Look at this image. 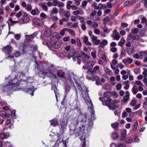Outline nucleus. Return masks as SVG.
Masks as SVG:
<instances>
[{
  "instance_id": "nucleus-1",
  "label": "nucleus",
  "mask_w": 147,
  "mask_h": 147,
  "mask_svg": "<svg viewBox=\"0 0 147 147\" xmlns=\"http://www.w3.org/2000/svg\"><path fill=\"white\" fill-rule=\"evenodd\" d=\"M130 33L128 36L127 41L129 42H132L134 40H138L139 39V36L137 34L134 35Z\"/></svg>"
},
{
  "instance_id": "nucleus-2",
  "label": "nucleus",
  "mask_w": 147,
  "mask_h": 147,
  "mask_svg": "<svg viewBox=\"0 0 147 147\" xmlns=\"http://www.w3.org/2000/svg\"><path fill=\"white\" fill-rule=\"evenodd\" d=\"M60 126L63 130L66 129L68 122L67 119L66 118H62L60 120Z\"/></svg>"
},
{
  "instance_id": "nucleus-3",
  "label": "nucleus",
  "mask_w": 147,
  "mask_h": 147,
  "mask_svg": "<svg viewBox=\"0 0 147 147\" xmlns=\"http://www.w3.org/2000/svg\"><path fill=\"white\" fill-rule=\"evenodd\" d=\"M32 22L34 23L39 26L42 25L43 24V21L37 18H34L32 20Z\"/></svg>"
},
{
  "instance_id": "nucleus-4",
  "label": "nucleus",
  "mask_w": 147,
  "mask_h": 147,
  "mask_svg": "<svg viewBox=\"0 0 147 147\" xmlns=\"http://www.w3.org/2000/svg\"><path fill=\"white\" fill-rule=\"evenodd\" d=\"M87 115H85L84 116H83L82 118V119L81 121L82 122L81 125L83 127L85 126L86 125H88V123H86L88 122V119L87 118Z\"/></svg>"
},
{
  "instance_id": "nucleus-5",
  "label": "nucleus",
  "mask_w": 147,
  "mask_h": 147,
  "mask_svg": "<svg viewBox=\"0 0 147 147\" xmlns=\"http://www.w3.org/2000/svg\"><path fill=\"white\" fill-rule=\"evenodd\" d=\"M78 53V51H76L74 49H71L69 53V57L71 58V57H74L76 56Z\"/></svg>"
},
{
  "instance_id": "nucleus-6",
  "label": "nucleus",
  "mask_w": 147,
  "mask_h": 147,
  "mask_svg": "<svg viewBox=\"0 0 147 147\" xmlns=\"http://www.w3.org/2000/svg\"><path fill=\"white\" fill-rule=\"evenodd\" d=\"M21 20L23 23H26L29 21V18L27 14L24 13L22 16Z\"/></svg>"
},
{
  "instance_id": "nucleus-7",
  "label": "nucleus",
  "mask_w": 147,
  "mask_h": 147,
  "mask_svg": "<svg viewBox=\"0 0 147 147\" xmlns=\"http://www.w3.org/2000/svg\"><path fill=\"white\" fill-rule=\"evenodd\" d=\"M52 30L50 28H47L45 29L44 32L45 36L47 37L50 36L52 34Z\"/></svg>"
},
{
  "instance_id": "nucleus-8",
  "label": "nucleus",
  "mask_w": 147,
  "mask_h": 147,
  "mask_svg": "<svg viewBox=\"0 0 147 147\" xmlns=\"http://www.w3.org/2000/svg\"><path fill=\"white\" fill-rule=\"evenodd\" d=\"M9 136V134L8 132H6L5 133L2 132L0 133V138L2 139L7 138Z\"/></svg>"
},
{
  "instance_id": "nucleus-9",
  "label": "nucleus",
  "mask_w": 147,
  "mask_h": 147,
  "mask_svg": "<svg viewBox=\"0 0 147 147\" xmlns=\"http://www.w3.org/2000/svg\"><path fill=\"white\" fill-rule=\"evenodd\" d=\"M37 35V33H34L33 34L30 35H26V37H28L27 38V39H28L29 42H31L32 41L33 38L36 36Z\"/></svg>"
},
{
  "instance_id": "nucleus-10",
  "label": "nucleus",
  "mask_w": 147,
  "mask_h": 147,
  "mask_svg": "<svg viewBox=\"0 0 147 147\" xmlns=\"http://www.w3.org/2000/svg\"><path fill=\"white\" fill-rule=\"evenodd\" d=\"M18 22V21H13L12 19L10 18L7 21L9 26V29L10 30V26L13 25L14 24H16Z\"/></svg>"
},
{
  "instance_id": "nucleus-11",
  "label": "nucleus",
  "mask_w": 147,
  "mask_h": 147,
  "mask_svg": "<svg viewBox=\"0 0 147 147\" xmlns=\"http://www.w3.org/2000/svg\"><path fill=\"white\" fill-rule=\"evenodd\" d=\"M95 63V62L94 61H90L87 62L86 67L88 69L92 68Z\"/></svg>"
},
{
  "instance_id": "nucleus-12",
  "label": "nucleus",
  "mask_w": 147,
  "mask_h": 147,
  "mask_svg": "<svg viewBox=\"0 0 147 147\" xmlns=\"http://www.w3.org/2000/svg\"><path fill=\"white\" fill-rule=\"evenodd\" d=\"M108 107L110 109H114L115 108L116 109L117 107H119V106L121 107L120 105L116 106L113 103H111L109 105H107Z\"/></svg>"
},
{
  "instance_id": "nucleus-13",
  "label": "nucleus",
  "mask_w": 147,
  "mask_h": 147,
  "mask_svg": "<svg viewBox=\"0 0 147 147\" xmlns=\"http://www.w3.org/2000/svg\"><path fill=\"white\" fill-rule=\"evenodd\" d=\"M123 62L125 64L131 63L133 62L132 59L130 58H128L127 59H125L123 60Z\"/></svg>"
},
{
  "instance_id": "nucleus-14",
  "label": "nucleus",
  "mask_w": 147,
  "mask_h": 147,
  "mask_svg": "<svg viewBox=\"0 0 147 147\" xmlns=\"http://www.w3.org/2000/svg\"><path fill=\"white\" fill-rule=\"evenodd\" d=\"M34 91L35 90L33 88L27 89L26 90V91L27 93L30 94L32 96L34 95Z\"/></svg>"
},
{
  "instance_id": "nucleus-15",
  "label": "nucleus",
  "mask_w": 147,
  "mask_h": 147,
  "mask_svg": "<svg viewBox=\"0 0 147 147\" xmlns=\"http://www.w3.org/2000/svg\"><path fill=\"white\" fill-rule=\"evenodd\" d=\"M30 12L31 13L32 15L35 16L37 14H38L40 13V11L37 8H36L35 9L31 10Z\"/></svg>"
},
{
  "instance_id": "nucleus-16",
  "label": "nucleus",
  "mask_w": 147,
  "mask_h": 147,
  "mask_svg": "<svg viewBox=\"0 0 147 147\" xmlns=\"http://www.w3.org/2000/svg\"><path fill=\"white\" fill-rule=\"evenodd\" d=\"M51 125L53 127L56 126L58 124V121L56 119H53L50 121Z\"/></svg>"
},
{
  "instance_id": "nucleus-17",
  "label": "nucleus",
  "mask_w": 147,
  "mask_h": 147,
  "mask_svg": "<svg viewBox=\"0 0 147 147\" xmlns=\"http://www.w3.org/2000/svg\"><path fill=\"white\" fill-rule=\"evenodd\" d=\"M11 47L9 46H7L6 47H4L3 51L9 53L11 52Z\"/></svg>"
},
{
  "instance_id": "nucleus-18",
  "label": "nucleus",
  "mask_w": 147,
  "mask_h": 147,
  "mask_svg": "<svg viewBox=\"0 0 147 147\" xmlns=\"http://www.w3.org/2000/svg\"><path fill=\"white\" fill-rule=\"evenodd\" d=\"M112 94L110 92L107 91L104 93V97L105 98H109L111 96Z\"/></svg>"
},
{
  "instance_id": "nucleus-19",
  "label": "nucleus",
  "mask_w": 147,
  "mask_h": 147,
  "mask_svg": "<svg viewBox=\"0 0 147 147\" xmlns=\"http://www.w3.org/2000/svg\"><path fill=\"white\" fill-rule=\"evenodd\" d=\"M58 76L61 78L63 77L65 75V73L62 70H59L57 72Z\"/></svg>"
},
{
  "instance_id": "nucleus-20",
  "label": "nucleus",
  "mask_w": 147,
  "mask_h": 147,
  "mask_svg": "<svg viewBox=\"0 0 147 147\" xmlns=\"http://www.w3.org/2000/svg\"><path fill=\"white\" fill-rule=\"evenodd\" d=\"M73 60L74 61H76V59L77 60V63L79 64H80L81 59H82L80 55L76 57H73Z\"/></svg>"
},
{
  "instance_id": "nucleus-21",
  "label": "nucleus",
  "mask_w": 147,
  "mask_h": 147,
  "mask_svg": "<svg viewBox=\"0 0 147 147\" xmlns=\"http://www.w3.org/2000/svg\"><path fill=\"white\" fill-rule=\"evenodd\" d=\"M140 55L142 57V59L147 56V51H143L140 52Z\"/></svg>"
},
{
  "instance_id": "nucleus-22",
  "label": "nucleus",
  "mask_w": 147,
  "mask_h": 147,
  "mask_svg": "<svg viewBox=\"0 0 147 147\" xmlns=\"http://www.w3.org/2000/svg\"><path fill=\"white\" fill-rule=\"evenodd\" d=\"M88 38L87 36H85L83 40V42L85 44L88 45H90L91 43L88 41Z\"/></svg>"
},
{
  "instance_id": "nucleus-23",
  "label": "nucleus",
  "mask_w": 147,
  "mask_h": 147,
  "mask_svg": "<svg viewBox=\"0 0 147 147\" xmlns=\"http://www.w3.org/2000/svg\"><path fill=\"white\" fill-rule=\"evenodd\" d=\"M119 136V134L115 132H114L112 133V137L113 140L117 139Z\"/></svg>"
},
{
  "instance_id": "nucleus-24",
  "label": "nucleus",
  "mask_w": 147,
  "mask_h": 147,
  "mask_svg": "<svg viewBox=\"0 0 147 147\" xmlns=\"http://www.w3.org/2000/svg\"><path fill=\"white\" fill-rule=\"evenodd\" d=\"M0 111L1 112H0L1 115H2V116H4L5 117H8L10 116V114L9 113H3V111Z\"/></svg>"
},
{
  "instance_id": "nucleus-25",
  "label": "nucleus",
  "mask_w": 147,
  "mask_h": 147,
  "mask_svg": "<svg viewBox=\"0 0 147 147\" xmlns=\"http://www.w3.org/2000/svg\"><path fill=\"white\" fill-rule=\"evenodd\" d=\"M61 43L59 41H57L55 42L53 46L55 49H57L59 48L61 45Z\"/></svg>"
},
{
  "instance_id": "nucleus-26",
  "label": "nucleus",
  "mask_w": 147,
  "mask_h": 147,
  "mask_svg": "<svg viewBox=\"0 0 147 147\" xmlns=\"http://www.w3.org/2000/svg\"><path fill=\"white\" fill-rule=\"evenodd\" d=\"M126 136V130H124L121 135V139L122 140H123L125 138Z\"/></svg>"
},
{
  "instance_id": "nucleus-27",
  "label": "nucleus",
  "mask_w": 147,
  "mask_h": 147,
  "mask_svg": "<svg viewBox=\"0 0 147 147\" xmlns=\"http://www.w3.org/2000/svg\"><path fill=\"white\" fill-rule=\"evenodd\" d=\"M113 102V100H111L110 98H108L105 101V104L106 105H109Z\"/></svg>"
},
{
  "instance_id": "nucleus-28",
  "label": "nucleus",
  "mask_w": 147,
  "mask_h": 147,
  "mask_svg": "<svg viewBox=\"0 0 147 147\" xmlns=\"http://www.w3.org/2000/svg\"><path fill=\"white\" fill-rule=\"evenodd\" d=\"M40 5L44 10L47 11L48 10L47 6L44 3H41L40 4Z\"/></svg>"
},
{
  "instance_id": "nucleus-29",
  "label": "nucleus",
  "mask_w": 147,
  "mask_h": 147,
  "mask_svg": "<svg viewBox=\"0 0 147 147\" xmlns=\"http://www.w3.org/2000/svg\"><path fill=\"white\" fill-rule=\"evenodd\" d=\"M120 37V36L119 33L117 32H116L115 36L113 37V38L117 40H118Z\"/></svg>"
},
{
  "instance_id": "nucleus-30",
  "label": "nucleus",
  "mask_w": 147,
  "mask_h": 147,
  "mask_svg": "<svg viewBox=\"0 0 147 147\" xmlns=\"http://www.w3.org/2000/svg\"><path fill=\"white\" fill-rule=\"evenodd\" d=\"M32 6L30 4L27 5L25 8V9L29 12L31 11L32 10Z\"/></svg>"
},
{
  "instance_id": "nucleus-31",
  "label": "nucleus",
  "mask_w": 147,
  "mask_h": 147,
  "mask_svg": "<svg viewBox=\"0 0 147 147\" xmlns=\"http://www.w3.org/2000/svg\"><path fill=\"white\" fill-rule=\"evenodd\" d=\"M104 69L106 73L109 75H111L112 74V71L109 68L107 67H106L104 68Z\"/></svg>"
},
{
  "instance_id": "nucleus-32",
  "label": "nucleus",
  "mask_w": 147,
  "mask_h": 147,
  "mask_svg": "<svg viewBox=\"0 0 147 147\" xmlns=\"http://www.w3.org/2000/svg\"><path fill=\"white\" fill-rule=\"evenodd\" d=\"M58 12V9L56 7H54L53 8L52 11L51 12V13L52 14H54V13H57Z\"/></svg>"
},
{
  "instance_id": "nucleus-33",
  "label": "nucleus",
  "mask_w": 147,
  "mask_h": 147,
  "mask_svg": "<svg viewBox=\"0 0 147 147\" xmlns=\"http://www.w3.org/2000/svg\"><path fill=\"white\" fill-rule=\"evenodd\" d=\"M119 124V123L117 122L111 124V126L113 128H115L118 127Z\"/></svg>"
},
{
  "instance_id": "nucleus-34",
  "label": "nucleus",
  "mask_w": 147,
  "mask_h": 147,
  "mask_svg": "<svg viewBox=\"0 0 147 147\" xmlns=\"http://www.w3.org/2000/svg\"><path fill=\"white\" fill-rule=\"evenodd\" d=\"M95 71L94 70V69H89L87 71V73L89 74L92 75H93L95 73Z\"/></svg>"
},
{
  "instance_id": "nucleus-35",
  "label": "nucleus",
  "mask_w": 147,
  "mask_h": 147,
  "mask_svg": "<svg viewBox=\"0 0 147 147\" xmlns=\"http://www.w3.org/2000/svg\"><path fill=\"white\" fill-rule=\"evenodd\" d=\"M134 52V49L129 48L127 49V53L128 54H132Z\"/></svg>"
},
{
  "instance_id": "nucleus-36",
  "label": "nucleus",
  "mask_w": 147,
  "mask_h": 147,
  "mask_svg": "<svg viewBox=\"0 0 147 147\" xmlns=\"http://www.w3.org/2000/svg\"><path fill=\"white\" fill-rule=\"evenodd\" d=\"M131 33L135 34H137L139 31V29L137 28H133L131 30Z\"/></svg>"
},
{
  "instance_id": "nucleus-37",
  "label": "nucleus",
  "mask_w": 147,
  "mask_h": 147,
  "mask_svg": "<svg viewBox=\"0 0 147 147\" xmlns=\"http://www.w3.org/2000/svg\"><path fill=\"white\" fill-rule=\"evenodd\" d=\"M68 28H64L61 31V32H60V34L61 36H63L65 34V31H68Z\"/></svg>"
},
{
  "instance_id": "nucleus-38",
  "label": "nucleus",
  "mask_w": 147,
  "mask_h": 147,
  "mask_svg": "<svg viewBox=\"0 0 147 147\" xmlns=\"http://www.w3.org/2000/svg\"><path fill=\"white\" fill-rule=\"evenodd\" d=\"M64 15L67 18H69L70 16V12L68 11H65L63 12Z\"/></svg>"
},
{
  "instance_id": "nucleus-39",
  "label": "nucleus",
  "mask_w": 147,
  "mask_h": 147,
  "mask_svg": "<svg viewBox=\"0 0 147 147\" xmlns=\"http://www.w3.org/2000/svg\"><path fill=\"white\" fill-rule=\"evenodd\" d=\"M129 98V97L126 96H124L123 97V99L122 100V103H124L127 102Z\"/></svg>"
},
{
  "instance_id": "nucleus-40",
  "label": "nucleus",
  "mask_w": 147,
  "mask_h": 147,
  "mask_svg": "<svg viewBox=\"0 0 147 147\" xmlns=\"http://www.w3.org/2000/svg\"><path fill=\"white\" fill-rule=\"evenodd\" d=\"M72 1H69L67 2L66 5V7L68 9H70L71 7V4H72Z\"/></svg>"
},
{
  "instance_id": "nucleus-41",
  "label": "nucleus",
  "mask_w": 147,
  "mask_h": 147,
  "mask_svg": "<svg viewBox=\"0 0 147 147\" xmlns=\"http://www.w3.org/2000/svg\"><path fill=\"white\" fill-rule=\"evenodd\" d=\"M135 86H134L131 90L133 93L134 95H135L138 91V89L136 88H135Z\"/></svg>"
},
{
  "instance_id": "nucleus-42",
  "label": "nucleus",
  "mask_w": 147,
  "mask_h": 147,
  "mask_svg": "<svg viewBox=\"0 0 147 147\" xmlns=\"http://www.w3.org/2000/svg\"><path fill=\"white\" fill-rule=\"evenodd\" d=\"M88 109L90 110H92L93 109V104L92 103L91 101H90V102L89 103L88 105Z\"/></svg>"
},
{
  "instance_id": "nucleus-43",
  "label": "nucleus",
  "mask_w": 147,
  "mask_h": 147,
  "mask_svg": "<svg viewBox=\"0 0 147 147\" xmlns=\"http://www.w3.org/2000/svg\"><path fill=\"white\" fill-rule=\"evenodd\" d=\"M125 40L123 39H121L119 42L118 45L120 46H122L123 45V44L125 43Z\"/></svg>"
},
{
  "instance_id": "nucleus-44",
  "label": "nucleus",
  "mask_w": 147,
  "mask_h": 147,
  "mask_svg": "<svg viewBox=\"0 0 147 147\" xmlns=\"http://www.w3.org/2000/svg\"><path fill=\"white\" fill-rule=\"evenodd\" d=\"M138 125V123L136 121L133 126V129L134 131H135L137 129V127Z\"/></svg>"
},
{
  "instance_id": "nucleus-45",
  "label": "nucleus",
  "mask_w": 147,
  "mask_h": 147,
  "mask_svg": "<svg viewBox=\"0 0 147 147\" xmlns=\"http://www.w3.org/2000/svg\"><path fill=\"white\" fill-rule=\"evenodd\" d=\"M64 3L63 2L61 1H58L57 5L59 7H64Z\"/></svg>"
},
{
  "instance_id": "nucleus-46",
  "label": "nucleus",
  "mask_w": 147,
  "mask_h": 147,
  "mask_svg": "<svg viewBox=\"0 0 147 147\" xmlns=\"http://www.w3.org/2000/svg\"><path fill=\"white\" fill-rule=\"evenodd\" d=\"M94 111H92L91 112V119L92 120H94L95 119V117L94 115Z\"/></svg>"
},
{
  "instance_id": "nucleus-47",
  "label": "nucleus",
  "mask_w": 147,
  "mask_h": 147,
  "mask_svg": "<svg viewBox=\"0 0 147 147\" xmlns=\"http://www.w3.org/2000/svg\"><path fill=\"white\" fill-rule=\"evenodd\" d=\"M54 91L55 93V97H56V98L57 99V96H59V94L58 92V90L57 89V88H56L55 89H54Z\"/></svg>"
},
{
  "instance_id": "nucleus-48",
  "label": "nucleus",
  "mask_w": 147,
  "mask_h": 147,
  "mask_svg": "<svg viewBox=\"0 0 147 147\" xmlns=\"http://www.w3.org/2000/svg\"><path fill=\"white\" fill-rule=\"evenodd\" d=\"M51 18L53 21H57L58 19V17L57 16H53L51 15Z\"/></svg>"
},
{
  "instance_id": "nucleus-49",
  "label": "nucleus",
  "mask_w": 147,
  "mask_h": 147,
  "mask_svg": "<svg viewBox=\"0 0 147 147\" xmlns=\"http://www.w3.org/2000/svg\"><path fill=\"white\" fill-rule=\"evenodd\" d=\"M87 57H88V58H87V57H82V58L84 62H86V63L87 62L88 59L89 58V56H87Z\"/></svg>"
},
{
  "instance_id": "nucleus-50",
  "label": "nucleus",
  "mask_w": 147,
  "mask_h": 147,
  "mask_svg": "<svg viewBox=\"0 0 147 147\" xmlns=\"http://www.w3.org/2000/svg\"><path fill=\"white\" fill-rule=\"evenodd\" d=\"M71 26L72 27H73L74 28H77L78 27V22H76L74 23Z\"/></svg>"
},
{
  "instance_id": "nucleus-51",
  "label": "nucleus",
  "mask_w": 147,
  "mask_h": 147,
  "mask_svg": "<svg viewBox=\"0 0 147 147\" xmlns=\"http://www.w3.org/2000/svg\"><path fill=\"white\" fill-rule=\"evenodd\" d=\"M73 13V14L75 15H77L80 14H83L82 12H80L78 10L74 11Z\"/></svg>"
},
{
  "instance_id": "nucleus-52",
  "label": "nucleus",
  "mask_w": 147,
  "mask_h": 147,
  "mask_svg": "<svg viewBox=\"0 0 147 147\" xmlns=\"http://www.w3.org/2000/svg\"><path fill=\"white\" fill-rule=\"evenodd\" d=\"M46 15L43 13H41L40 14V16L42 19H45L46 17Z\"/></svg>"
},
{
  "instance_id": "nucleus-53",
  "label": "nucleus",
  "mask_w": 147,
  "mask_h": 147,
  "mask_svg": "<svg viewBox=\"0 0 147 147\" xmlns=\"http://www.w3.org/2000/svg\"><path fill=\"white\" fill-rule=\"evenodd\" d=\"M86 138L85 136V135L84 134V135H83L80 138V140L82 141V143H84V142H85H85V140H86Z\"/></svg>"
},
{
  "instance_id": "nucleus-54",
  "label": "nucleus",
  "mask_w": 147,
  "mask_h": 147,
  "mask_svg": "<svg viewBox=\"0 0 147 147\" xmlns=\"http://www.w3.org/2000/svg\"><path fill=\"white\" fill-rule=\"evenodd\" d=\"M11 116L13 119H15V111H12L11 113Z\"/></svg>"
},
{
  "instance_id": "nucleus-55",
  "label": "nucleus",
  "mask_w": 147,
  "mask_h": 147,
  "mask_svg": "<svg viewBox=\"0 0 147 147\" xmlns=\"http://www.w3.org/2000/svg\"><path fill=\"white\" fill-rule=\"evenodd\" d=\"M20 38V35L18 34H16L14 35V38L16 40H19Z\"/></svg>"
},
{
  "instance_id": "nucleus-56",
  "label": "nucleus",
  "mask_w": 147,
  "mask_h": 147,
  "mask_svg": "<svg viewBox=\"0 0 147 147\" xmlns=\"http://www.w3.org/2000/svg\"><path fill=\"white\" fill-rule=\"evenodd\" d=\"M131 1H128L125 2L123 4L124 6L125 7L129 5L131 3Z\"/></svg>"
},
{
  "instance_id": "nucleus-57",
  "label": "nucleus",
  "mask_w": 147,
  "mask_h": 147,
  "mask_svg": "<svg viewBox=\"0 0 147 147\" xmlns=\"http://www.w3.org/2000/svg\"><path fill=\"white\" fill-rule=\"evenodd\" d=\"M128 113L129 116L131 117H133L134 115L133 112H131V111H126Z\"/></svg>"
},
{
  "instance_id": "nucleus-58",
  "label": "nucleus",
  "mask_w": 147,
  "mask_h": 147,
  "mask_svg": "<svg viewBox=\"0 0 147 147\" xmlns=\"http://www.w3.org/2000/svg\"><path fill=\"white\" fill-rule=\"evenodd\" d=\"M94 32L96 35H99L100 33V31L98 29H95L94 30Z\"/></svg>"
},
{
  "instance_id": "nucleus-59",
  "label": "nucleus",
  "mask_w": 147,
  "mask_h": 147,
  "mask_svg": "<svg viewBox=\"0 0 147 147\" xmlns=\"http://www.w3.org/2000/svg\"><path fill=\"white\" fill-rule=\"evenodd\" d=\"M77 44L78 46L80 47H81L82 46L81 43L80 42V41L78 38H77Z\"/></svg>"
},
{
  "instance_id": "nucleus-60",
  "label": "nucleus",
  "mask_w": 147,
  "mask_h": 147,
  "mask_svg": "<svg viewBox=\"0 0 147 147\" xmlns=\"http://www.w3.org/2000/svg\"><path fill=\"white\" fill-rule=\"evenodd\" d=\"M118 63L117 61L115 59H113L112 60V63L111 64H112L113 65H115L117 64Z\"/></svg>"
},
{
  "instance_id": "nucleus-61",
  "label": "nucleus",
  "mask_w": 147,
  "mask_h": 147,
  "mask_svg": "<svg viewBox=\"0 0 147 147\" xmlns=\"http://www.w3.org/2000/svg\"><path fill=\"white\" fill-rule=\"evenodd\" d=\"M91 55L93 57V58L94 59H95L96 57V52H92L91 53Z\"/></svg>"
},
{
  "instance_id": "nucleus-62",
  "label": "nucleus",
  "mask_w": 147,
  "mask_h": 147,
  "mask_svg": "<svg viewBox=\"0 0 147 147\" xmlns=\"http://www.w3.org/2000/svg\"><path fill=\"white\" fill-rule=\"evenodd\" d=\"M121 87V84H118L116 86V88L117 90H120Z\"/></svg>"
},
{
  "instance_id": "nucleus-63",
  "label": "nucleus",
  "mask_w": 147,
  "mask_h": 147,
  "mask_svg": "<svg viewBox=\"0 0 147 147\" xmlns=\"http://www.w3.org/2000/svg\"><path fill=\"white\" fill-rule=\"evenodd\" d=\"M98 26V25L97 23H95L92 24L91 27H93L94 28H97Z\"/></svg>"
},
{
  "instance_id": "nucleus-64",
  "label": "nucleus",
  "mask_w": 147,
  "mask_h": 147,
  "mask_svg": "<svg viewBox=\"0 0 147 147\" xmlns=\"http://www.w3.org/2000/svg\"><path fill=\"white\" fill-rule=\"evenodd\" d=\"M58 1L57 0H54L52 3H53V6H56L57 5Z\"/></svg>"
}]
</instances>
